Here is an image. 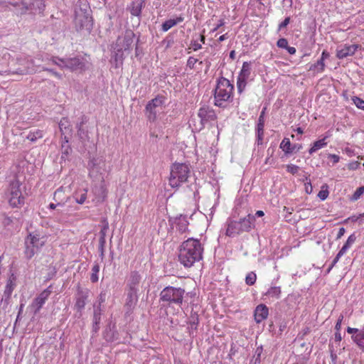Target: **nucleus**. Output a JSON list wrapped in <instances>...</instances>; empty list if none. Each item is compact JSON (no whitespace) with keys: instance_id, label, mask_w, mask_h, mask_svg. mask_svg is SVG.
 <instances>
[{"instance_id":"1","label":"nucleus","mask_w":364,"mask_h":364,"mask_svg":"<svg viewBox=\"0 0 364 364\" xmlns=\"http://www.w3.org/2000/svg\"><path fill=\"white\" fill-rule=\"evenodd\" d=\"M203 246L198 239L190 237L182 242L179 249L178 259L185 267H191L203 259Z\"/></svg>"},{"instance_id":"2","label":"nucleus","mask_w":364,"mask_h":364,"mask_svg":"<svg viewBox=\"0 0 364 364\" xmlns=\"http://www.w3.org/2000/svg\"><path fill=\"white\" fill-rule=\"evenodd\" d=\"M92 11L86 0H78L75 7L74 24L77 31L90 33L92 29Z\"/></svg>"},{"instance_id":"3","label":"nucleus","mask_w":364,"mask_h":364,"mask_svg":"<svg viewBox=\"0 0 364 364\" xmlns=\"http://www.w3.org/2000/svg\"><path fill=\"white\" fill-rule=\"evenodd\" d=\"M234 85L230 80L221 76L217 80V85L214 90L215 105L225 108L228 102L233 100Z\"/></svg>"},{"instance_id":"4","label":"nucleus","mask_w":364,"mask_h":364,"mask_svg":"<svg viewBox=\"0 0 364 364\" xmlns=\"http://www.w3.org/2000/svg\"><path fill=\"white\" fill-rule=\"evenodd\" d=\"M255 216L251 214H248L239 220H229L227 223L225 235L234 237L243 232H249L255 228Z\"/></svg>"},{"instance_id":"5","label":"nucleus","mask_w":364,"mask_h":364,"mask_svg":"<svg viewBox=\"0 0 364 364\" xmlns=\"http://www.w3.org/2000/svg\"><path fill=\"white\" fill-rule=\"evenodd\" d=\"M191 171L189 166L183 163H174L171 169L169 185L173 188H178L183 183L188 181Z\"/></svg>"},{"instance_id":"6","label":"nucleus","mask_w":364,"mask_h":364,"mask_svg":"<svg viewBox=\"0 0 364 364\" xmlns=\"http://www.w3.org/2000/svg\"><path fill=\"white\" fill-rule=\"evenodd\" d=\"M185 290L182 288L166 287L160 293V301L170 304L181 306L183 303Z\"/></svg>"},{"instance_id":"7","label":"nucleus","mask_w":364,"mask_h":364,"mask_svg":"<svg viewBox=\"0 0 364 364\" xmlns=\"http://www.w3.org/2000/svg\"><path fill=\"white\" fill-rule=\"evenodd\" d=\"M44 245L43 238L38 235H32L30 233L25 240V255L27 259H31Z\"/></svg>"},{"instance_id":"8","label":"nucleus","mask_w":364,"mask_h":364,"mask_svg":"<svg viewBox=\"0 0 364 364\" xmlns=\"http://www.w3.org/2000/svg\"><path fill=\"white\" fill-rule=\"evenodd\" d=\"M21 183L18 181H14L10 183L9 203L13 208H20L24 204V197L20 189Z\"/></svg>"},{"instance_id":"9","label":"nucleus","mask_w":364,"mask_h":364,"mask_svg":"<svg viewBox=\"0 0 364 364\" xmlns=\"http://www.w3.org/2000/svg\"><path fill=\"white\" fill-rule=\"evenodd\" d=\"M60 63L56 60H53L54 63L61 68H65L73 71L83 70L85 65L83 62V58L79 57L67 58H56Z\"/></svg>"},{"instance_id":"10","label":"nucleus","mask_w":364,"mask_h":364,"mask_svg":"<svg viewBox=\"0 0 364 364\" xmlns=\"http://www.w3.org/2000/svg\"><path fill=\"white\" fill-rule=\"evenodd\" d=\"M135 33L131 29H127L123 36H119L116 42L113 43L116 48H118L125 52L129 51L132 44L134 42Z\"/></svg>"},{"instance_id":"11","label":"nucleus","mask_w":364,"mask_h":364,"mask_svg":"<svg viewBox=\"0 0 364 364\" xmlns=\"http://www.w3.org/2000/svg\"><path fill=\"white\" fill-rule=\"evenodd\" d=\"M164 102V97L162 95H157L155 98L149 101L145 107V114L150 122H154L156 119V108L163 105Z\"/></svg>"},{"instance_id":"12","label":"nucleus","mask_w":364,"mask_h":364,"mask_svg":"<svg viewBox=\"0 0 364 364\" xmlns=\"http://www.w3.org/2000/svg\"><path fill=\"white\" fill-rule=\"evenodd\" d=\"M88 297V290L82 289L79 285L77 286L76 301L74 305L75 309L77 311L75 316L80 318L82 314V310L86 305V300Z\"/></svg>"},{"instance_id":"13","label":"nucleus","mask_w":364,"mask_h":364,"mask_svg":"<svg viewBox=\"0 0 364 364\" xmlns=\"http://www.w3.org/2000/svg\"><path fill=\"white\" fill-rule=\"evenodd\" d=\"M198 116L200 119V130L204 127L205 123L215 121L217 119L215 111L207 106L202 107L199 109Z\"/></svg>"},{"instance_id":"14","label":"nucleus","mask_w":364,"mask_h":364,"mask_svg":"<svg viewBox=\"0 0 364 364\" xmlns=\"http://www.w3.org/2000/svg\"><path fill=\"white\" fill-rule=\"evenodd\" d=\"M45 0H29L28 2L23 1L22 4L23 6V11H31L33 13H42L45 8Z\"/></svg>"},{"instance_id":"15","label":"nucleus","mask_w":364,"mask_h":364,"mask_svg":"<svg viewBox=\"0 0 364 364\" xmlns=\"http://www.w3.org/2000/svg\"><path fill=\"white\" fill-rule=\"evenodd\" d=\"M141 276L137 271H132L127 280L126 289L139 291Z\"/></svg>"},{"instance_id":"16","label":"nucleus","mask_w":364,"mask_h":364,"mask_svg":"<svg viewBox=\"0 0 364 364\" xmlns=\"http://www.w3.org/2000/svg\"><path fill=\"white\" fill-rule=\"evenodd\" d=\"M112 51L111 54V63L114 64V68H118L122 65L123 61L125 58L124 50L116 48L114 46H112Z\"/></svg>"},{"instance_id":"17","label":"nucleus","mask_w":364,"mask_h":364,"mask_svg":"<svg viewBox=\"0 0 364 364\" xmlns=\"http://www.w3.org/2000/svg\"><path fill=\"white\" fill-rule=\"evenodd\" d=\"M358 46L356 44H352L350 46L345 45L341 49H338L336 52V57L338 59H343L348 56L354 55L357 50Z\"/></svg>"},{"instance_id":"18","label":"nucleus","mask_w":364,"mask_h":364,"mask_svg":"<svg viewBox=\"0 0 364 364\" xmlns=\"http://www.w3.org/2000/svg\"><path fill=\"white\" fill-rule=\"evenodd\" d=\"M280 149L284 152L285 155L292 154L294 151H299L301 149V144L292 145L289 138H284L280 144Z\"/></svg>"},{"instance_id":"19","label":"nucleus","mask_w":364,"mask_h":364,"mask_svg":"<svg viewBox=\"0 0 364 364\" xmlns=\"http://www.w3.org/2000/svg\"><path fill=\"white\" fill-rule=\"evenodd\" d=\"M269 309L265 304H259L254 313L255 320L259 323L262 322L263 320L266 319L268 316Z\"/></svg>"},{"instance_id":"20","label":"nucleus","mask_w":364,"mask_h":364,"mask_svg":"<svg viewBox=\"0 0 364 364\" xmlns=\"http://www.w3.org/2000/svg\"><path fill=\"white\" fill-rule=\"evenodd\" d=\"M146 0H136L131 4L130 13L132 16H140L142 9L145 6Z\"/></svg>"},{"instance_id":"21","label":"nucleus","mask_w":364,"mask_h":364,"mask_svg":"<svg viewBox=\"0 0 364 364\" xmlns=\"http://www.w3.org/2000/svg\"><path fill=\"white\" fill-rule=\"evenodd\" d=\"M127 291V300L125 305L128 308H134L138 301V291H131L126 289Z\"/></svg>"},{"instance_id":"22","label":"nucleus","mask_w":364,"mask_h":364,"mask_svg":"<svg viewBox=\"0 0 364 364\" xmlns=\"http://www.w3.org/2000/svg\"><path fill=\"white\" fill-rule=\"evenodd\" d=\"M25 65L18 68L15 73L19 75H27L32 73L35 71L33 62L29 60H24Z\"/></svg>"},{"instance_id":"23","label":"nucleus","mask_w":364,"mask_h":364,"mask_svg":"<svg viewBox=\"0 0 364 364\" xmlns=\"http://www.w3.org/2000/svg\"><path fill=\"white\" fill-rule=\"evenodd\" d=\"M59 129L62 135L65 134H72L73 129L71 128L70 122L68 118L63 117L59 122Z\"/></svg>"},{"instance_id":"24","label":"nucleus","mask_w":364,"mask_h":364,"mask_svg":"<svg viewBox=\"0 0 364 364\" xmlns=\"http://www.w3.org/2000/svg\"><path fill=\"white\" fill-rule=\"evenodd\" d=\"M183 17L178 16L176 19H168L162 23L161 28L164 31H167L174 26L183 21Z\"/></svg>"},{"instance_id":"25","label":"nucleus","mask_w":364,"mask_h":364,"mask_svg":"<svg viewBox=\"0 0 364 364\" xmlns=\"http://www.w3.org/2000/svg\"><path fill=\"white\" fill-rule=\"evenodd\" d=\"M251 71V63L249 62H244L237 77L248 80L250 77Z\"/></svg>"},{"instance_id":"26","label":"nucleus","mask_w":364,"mask_h":364,"mask_svg":"<svg viewBox=\"0 0 364 364\" xmlns=\"http://www.w3.org/2000/svg\"><path fill=\"white\" fill-rule=\"evenodd\" d=\"M43 136V131L41 129H35L30 131L29 134L26 136V139L32 142L36 141L38 139Z\"/></svg>"},{"instance_id":"27","label":"nucleus","mask_w":364,"mask_h":364,"mask_svg":"<svg viewBox=\"0 0 364 364\" xmlns=\"http://www.w3.org/2000/svg\"><path fill=\"white\" fill-rule=\"evenodd\" d=\"M326 139V137H324L321 139H319V140L314 142L312 146L309 150V154H313L314 152L317 151L318 149L326 146L327 143L325 141Z\"/></svg>"},{"instance_id":"28","label":"nucleus","mask_w":364,"mask_h":364,"mask_svg":"<svg viewBox=\"0 0 364 364\" xmlns=\"http://www.w3.org/2000/svg\"><path fill=\"white\" fill-rule=\"evenodd\" d=\"M93 191L94 193L97 196L98 201H103L107 196L106 188L102 184H101L99 187H95Z\"/></svg>"},{"instance_id":"29","label":"nucleus","mask_w":364,"mask_h":364,"mask_svg":"<svg viewBox=\"0 0 364 364\" xmlns=\"http://www.w3.org/2000/svg\"><path fill=\"white\" fill-rule=\"evenodd\" d=\"M282 290L280 287L272 286L265 293V295L278 299L280 298Z\"/></svg>"},{"instance_id":"30","label":"nucleus","mask_w":364,"mask_h":364,"mask_svg":"<svg viewBox=\"0 0 364 364\" xmlns=\"http://www.w3.org/2000/svg\"><path fill=\"white\" fill-rule=\"evenodd\" d=\"M352 339L363 350H364V329L360 331V332L356 335H353Z\"/></svg>"},{"instance_id":"31","label":"nucleus","mask_w":364,"mask_h":364,"mask_svg":"<svg viewBox=\"0 0 364 364\" xmlns=\"http://www.w3.org/2000/svg\"><path fill=\"white\" fill-rule=\"evenodd\" d=\"M77 136L82 144L90 141L89 132L86 127L78 130L77 132Z\"/></svg>"},{"instance_id":"32","label":"nucleus","mask_w":364,"mask_h":364,"mask_svg":"<svg viewBox=\"0 0 364 364\" xmlns=\"http://www.w3.org/2000/svg\"><path fill=\"white\" fill-rule=\"evenodd\" d=\"M188 323L191 326V330L197 329L198 325L199 323V318L197 312L193 311H191Z\"/></svg>"},{"instance_id":"33","label":"nucleus","mask_w":364,"mask_h":364,"mask_svg":"<svg viewBox=\"0 0 364 364\" xmlns=\"http://www.w3.org/2000/svg\"><path fill=\"white\" fill-rule=\"evenodd\" d=\"M15 287H16V283H13L12 280L7 281V284L6 285L4 293L6 301H7L10 299L11 295Z\"/></svg>"},{"instance_id":"34","label":"nucleus","mask_w":364,"mask_h":364,"mask_svg":"<svg viewBox=\"0 0 364 364\" xmlns=\"http://www.w3.org/2000/svg\"><path fill=\"white\" fill-rule=\"evenodd\" d=\"M44 304L45 302L40 299L38 297H36L33 299L31 307L33 309L34 314H37L39 312Z\"/></svg>"},{"instance_id":"35","label":"nucleus","mask_w":364,"mask_h":364,"mask_svg":"<svg viewBox=\"0 0 364 364\" xmlns=\"http://www.w3.org/2000/svg\"><path fill=\"white\" fill-rule=\"evenodd\" d=\"M72 153V148L69 144L61 145V159L65 161Z\"/></svg>"},{"instance_id":"36","label":"nucleus","mask_w":364,"mask_h":364,"mask_svg":"<svg viewBox=\"0 0 364 364\" xmlns=\"http://www.w3.org/2000/svg\"><path fill=\"white\" fill-rule=\"evenodd\" d=\"M355 240L356 236L355 233L351 234L340 250L345 254L348 248L355 242Z\"/></svg>"},{"instance_id":"37","label":"nucleus","mask_w":364,"mask_h":364,"mask_svg":"<svg viewBox=\"0 0 364 364\" xmlns=\"http://www.w3.org/2000/svg\"><path fill=\"white\" fill-rule=\"evenodd\" d=\"M100 272V265L98 263H95L92 268V274L90 276V281L92 283H96L98 281V273Z\"/></svg>"},{"instance_id":"38","label":"nucleus","mask_w":364,"mask_h":364,"mask_svg":"<svg viewBox=\"0 0 364 364\" xmlns=\"http://www.w3.org/2000/svg\"><path fill=\"white\" fill-rule=\"evenodd\" d=\"M75 198L78 204H82L87 198V190L84 189L82 192L75 193Z\"/></svg>"},{"instance_id":"39","label":"nucleus","mask_w":364,"mask_h":364,"mask_svg":"<svg viewBox=\"0 0 364 364\" xmlns=\"http://www.w3.org/2000/svg\"><path fill=\"white\" fill-rule=\"evenodd\" d=\"M325 68V63L323 62V59H319L317 60V62L314 64H312L309 70H314L317 69L318 72H323Z\"/></svg>"},{"instance_id":"40","label":"nucleus","mask_w":364,"mask_h":364,"mask_svg":"<svg viewBox=\"0 0 364 364\" xmlns=\"http://www.w3.org/2000/svg\"><path fill=\"white\" fill-rule=\"evenodd\" d=\"M88 119H89L88 117L84 114L78 118V120L75 124V128L77 129V132L78 130H80L82 128L85 127V125L87 123Z\"/></svg>"},{"instance_id":"41","label":"nucleus","mask_w":364,"mask_h":364,"mask_svg":"<svg viewBox=\"0 0 364 364\" xmlns=\"http://www.w3.org/2000/svg\"><path fill=\"white\" fill-rule=\"evenodd\" d=\"M88 119H89L88 117L84 114L78 118V120L75 124V128L77 129V132L78 130H80L82 128L85 127V125L87 123Z\"/></svg>"},{"instance_id":"42","label":"nucleus","mask_w":364,"mask_h":364,"mask_svg":"<svg viewBox=\"0 0 364 364\" xmlns=\"http://www.w3.org/2000/svg\"><path fill=\"white\" fill-rule=\"evenodd\" d=\"M102 311L103 310L100 306L94 305L93 321L100 323Z\"/></svg>"},{"instance_id":"43","label":"nucleus","mask_w":364,"mask_h":364,"mask_svg":"<svg viewBox=\"0 0 364 364\" xmlns=\"http://www.w3.org/2000/svg\"><path fill=\"white\" fill-rule=\"evenodd\" d=\"M247 80H246V79L237 77V92L239 94H241L245 90L246 85H247Z\"/></svg>"},{"instance_id":"44","label":"nucleus","mask_w":364,"mask_h":364,"mask_svg":"<svg viewBox=\"0 0 364 364\" xmlns=\"http://www.w3.org/2000/svg\"><path fill=\"white\" fill-rule=\"evenodd\" d=\"M106 341L109 342H112L115 340H117V337L115 336L114 331H112V329L109 328V330L107 328L104 335Z\"/></svg>"},{"instance_id":"45","label":"nucleus","mask_w":364,"mask_h":364,"mask_svg":"<svg viewBox=\"0 0 364 364\" xmlns=\"http://www.w3.org/2000/svg\"><path fill=\"white\" fill-rule=\"evenodd\" d=\"M329 192L328 191V186L323 185L321 188V190L318 192L317 196L321 200H326L328 196Z\"/></svg>"},{"instance_id":"46","label":"nucleus","mask_w":364,"mask_h":364,"mask_svg":"<svg viewBox=\"0 0 364 364\" xmlns=\"http://www.w3.org/2000/svg\"><path fill=\"white\" fill-rule=\"evenodd\" d=\"M256 279V274L253 272H251L246 276L245 282L247 285L252 286L255 283Z\"/></svg>"},{"instance_id":"47","label":"nucleus","mask_w":364,"mask_h":364,"mask_svg":"<svg viewBox=\"0 0 364 364\" xmlns=\"http://www.w3.org/2000/svg\"><path fill=\"white\" fill-rule=\"evenodd\" d=\"M352 101L353 102L355 105L358 109L364 110V100H362L361 98H360V97H358L357 96H354V97H352Z\"/></svg>"},{"instance_id":"48","label":"nucleus","mask_w":364,"mask_h":364,"mask_svg":"<svg viewBox=\"0 0 364 364\" xmlns=\"http://www.w3.org/2000/svg\"><path fill=\"white\" fill-rule=\"evenodd\" d=\"M263 348L262 346H259L256 348L255 353L254 355L255 358V364L260 363L261 362V355L262 353Z\"/></svg>"},{"instance_id":"49","label":"nucleus","mask_w":364,"mask_h":364,"mask_svg":"<svg viewBox=\"0 0 364 364\" xmlns=\"http://www.w3.org/2000/svg\"><path fill=\"white\" fill-rule=\"evenodd\" d=\"M364 193V186L359 187L357 188V190L354 192L351 197L352 200H357L360 198V197Z\"/></svg>"},{"instance_id":"50","label":"nucleus","mask_w":364,"mask_h":364,"mask_svg":"<svg viewBox=\"0 0 364 364\" xmlns=\"http://www.w3.org/2000/svg\"><path fill=\"white\" fill-rule=\"evenodd\" d=\"M344 255L343 252H342L341 250L338 252L335 258L333 259L331 264L329 266L328 269L326 270L327 273H329L332 268L336 265V264L338 262L339 259Z\"/></svg>"},{"instance_id":"51","label":"nucleus","mask_w":364,"mask_h":364,"mask_svg":"<svg viewBox=\"0 0 364 364\" xmlns=\"http://www.w3.org/2000/svg\"><path fill=\"white\" fill-rule=\"evenodd\" d=\"M100 161H101L100 159H95V158H93L89 161L88 166L91 169L90 172L93 171L95 168H97V166H98L99 162Z\"/></svg>"},{"instance_id":"52","label":"nucleus","mask_w":364,"mask_h":364,"mask_svg":"<svg viewBox=\"0 0 364 364\" xmlns=\"http://www.w3.org/2000/svg\"><path fill=\"white\" fill-rule=\"evenodd\" d=\"M139 38H138L136 41V46H135V57L136 58H141L142 54H143V50L139 46Z\"/></svg>"},{"instance_id":"53","label":"nucleus","mask_w":364,"mask_h":364,"mask_svg":"<svg viewBox=\"0 0 364 364\" xmlns=\"http://www.w3.org/2000/svg\"><path fill=\"white\" fill-rule=\"evenodd\" d=\"M264 119L263 117H259L258 122L257 124L256 131L257 132H264Z\"/></svg>"},{"instance_id":"54","label":"nucleus","mask_w":364,"mask_h":364,"mask_svg":"<svg viewBox=\"0 0 364 364\" xmlns=\"http://www.w3.org/2000/svg\"><path fill=\"white\" fill-rule=\"evenodd\" d=\"M51 293V291L49 289V288L45 289L37 297H38L40 299L43 300L44 302L47 300L48 296H50Z\"/></svg>"},{"instance_id":"55","label":"nucleus","mask_w":364,"mask_h":364,"mask_svg":"<svg viewBox=\"0 0 364 364\" xmlns=\"http://www.w3.org/2000/svg\"><path fill=\"white\" fill-rule=\"evenodd\" d=\"M299 169V167L294 164H289L287 166V171L293 175L297 173Z\"/></svg>"},{"instance_id":"56","label":"nucleus","mask_w":364,"mask_h":364,"mask_svg":"<svg viewBox=\"0 0 364 364\" xmlns=\"http://www.w3.org/2000/svg\"><path fill=\"white\" fill-rule=\"evenodd\" d=\"M277 46L280 48H285L288 46V41L284 38H279L277 42Z\"/></svg>"},{"instance_id":"57","label":"nucleus","mask_w":364,"mask_h":364,"mask_svg":"<svg viewBox=\"0 0 364 364\" xmlns=\"http://www.w3.org/2000/svg\"><path fill=\"white\" fill-rule=\"evenodd\" d=\"M198 61V59L191 56L188 58L187 60V66L189 67L191 69H193L194 68L195 64Z\"/></svg>"},{"instance_id":"58","label":"nucleus","mask_w":364,"mask_h":364,"mask_svg":"<svg viewBox=\"0 0 364 364\" xmlns=\"http://www.w3.org/2000/svg\"><path fill=\"white\" fill-rule=\"evenodd\" d=\"M290 23V17H286L284 20L281 22L278 27V31H281L285 27L287 26V25Z\"/></svg>"},{"instance_id":"59","label":"nucleus","mask_w":364,"mask_h":364,"mask_svg":"<svg viewBox=\"0 0 364 364\" xmlns=\"http://www.w3.org/2000/svg\"><path fill=\"white\" fill-rule=\"evenodd\" d=\"M105 300H106V293L104 291H102L98 297L99 304L97 306L101 307L102 304H103L105 301Z\"/></svg>"},{"instance_id":"60","label":"nucleus","mask_w":364,"mask_h":364,"mask_svg":"<svg viewBox=\"0 0 364 364\" xmlns=\"http://www.w3.org/2000/svg\"><path fill=\"white\" fill-rule=\"evenodd\" d=\"M360 164L358 161H353L348 164V168L350 170H355V169L358 168Z\"/></svg>"},{"instance_id":"61","label":"nucleus","mask_w":364,"mask_h":364,"mask_svg":"<svg viewBox=\"0 0 364 364\" xmlns=\"http://www.w3.org/2000/svg\"><path fill=\"white\" fill-rule=\"evenodd\" d=\"M105 245H99L98 247V251L100 253V257L101 259L102 260L105 257Z\"/></svg>"},{"instance_id":"62","label":"nucleus","mask_w":364,"mask_h":364,"mask_svg":"<svg viewBox=\"0 0 364 364\" xmlns=\"http://www.w3.org/2000/svg\"><path fill=\"white\" fill-rule=\"evenodd\" d=\"M343 315H340L336 323V326H335V328L336 331H340L341 329V322L343 321Z\"/></svg>"},{"instance_id":"63","label":"nucleus","mask_w":364,"mask_h":364,"mask_svg":"<svg viewBox=\"0 0 364 364\" xmlns=\"http://www.w3.org/2000/svg\"><path fill=\"white\" fill-rule=\"evenodd\" d=\"M263 135H264V132H262V133L260 132H257V142L258 145H260L262 144Z\"/></svg>"},{"instance_id":"64","label":"nucleus","mask_w":364,"mask_h":364,"mask_svg":"<svg viewBox=\"0 0 364 364\" xmlns=\"http://www.w3.org/2000/svg\"><path fill=\"white\" fill-rule=\"evenodd\" d=\"M191 47L194 50H198L202 48L201 45L197 42V41H193L191 42Z\"/></svg>"}]
</instances>
